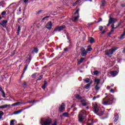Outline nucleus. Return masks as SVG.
Segmentation results:
<instances>
[{"mask_svg": "<svg viewBox=\"0 0 125 125\" xmlns=\"http://www.w3.org/2000/svg\"><path fill=\"white\" fill-rule=\"evenodd\" d=\"M114 101V98L113 96H106L102 100L103 105L104 106H107L108 105H112L113 104V102Z\"/></svg>", "mask_w": 125, "mask_h": 125, "instance_id": "f257e3e1", "label": "nucleus"}, {"mask_svg": "<svg viewBox=\"0 0 125 125\" xmlns=\"http://www.w3.org/2000/svg\"><path fill=\"white\" fill-rule=\"evenodd\" d=\"M93 109L95 113L97 114L98 116L102 117V116L104 115V111H102L101 107H99V106H98V104H96L95 105H94Z\"/></svg>", "mask_w": 125, "mask_h": 125, "instance_id": "f03ea898", "label": "nucleus"}, {"mask_svg": "<svg viewBox=\"0 0 125 125\" xmlns=\"http://www.w3.org/2000/svg\"><path fill=\"white\" fill-rule=\"evenodd\" d=\"M43 118L41 119V121L40 122V124L41 125H50L52 124V119L50 118H48L47 119H45L43 122H42V120Z\"/></svg>", "mask_w": 125, "mask_h": 125, "instance_id": "7ed1b4c3", "label": "nucleus"}, {"mask_svg": "<svg viewBox=\"0 0 125 125\" xmlns=\"http://www.w3.org/2000/svg\"><path fill=\"white\" fill-rule=\"evenodd\" d=\"M66 28V26L63 25L62 26H58L55 28L54 29L53 33H55L56 32H61L63 30V29H65Z\"/></svg>", "mask_w": 125, "mask_h": 125, "instance_id": "20e7f679", "label": "nucleus"}, {"mask_svg": "<svg viewBox=\"0 0 125 125\" xmlns=\"http://www.w3.org/2000/svg\"><path fill=\"white\" fill-rule=\"evenodd\" d=\"M104 53L108 57H112V55L114 54L111 49L105 50Z\"/></svg>", "mask_w": 125, "mask_h": 125, "instance_id": "39448f33", "label": "nucleus"}, {"mask_svg": "<svg viewBox=\"0 0 125 125\" xmlns=\"http://www.w3.org/2000/svg\"><path fill=\"white\" fill-rule=\"evenodd\" d=\"M33 104L29 105L28 107H25L23 109H20L19 111H15L14 114L15 115H18V114H20V113H22L23 112V111H24V110H26V109H29V108H31V107H32V106H33Z\"/></svg>", "mask_w": 125, "mask_h": 125, "instance_id": "423d86ee", "label": "nucleus"}, {"mask_svg": "<svg viewBox=\"0 0 125 125\" xmlns=\"http://www.w3.org/2000/svg\"><path fill=\"white\" fill-rule=\"evenodd\" d=\"M8 20H3L0 22V25L2 26L3 28H6L7 26Z\"/></svg>", "mask_w": 125, "mask_h": 125, "instance_id": "0eeeda50", "label": "nucleus"}, {"mask_svg": "<svg viewBox=\"0 0 125 125\" xmlns=\"http://www.w3.org/2000/svg\"><path fill=\"white\" fill-rule=\"evenodd\" d=\"M79 12H80V9H77L76 11L74 13V15H76V14H78V16L74 18V22H76V21H78L79 18H80V14H79Z\"/></svg>", "mask_w": 125, "mask_h": 125, "instance_id": "6e6552de", "label": "nucleus"}, {"mask_svg": "<svg viewBox=\"0 0 125 125\" xmlns=\"http://www.w3.org/2000/svg\"><path fill=\"white\" fill-rule=\"evenodd\" d=\"M64 109L65 104L64 103H62L59 108L60 113H62V112H64Z\"/></svg>", "mask_w": 125, "mask_h": 125, "instance_id": "1a4fd4ad", "label": "nucleus"}, {"mask_svg": "<svg viewBox=\"0 0 125 125\" xmlns=\"http://www.w3.org/2000/svg\"><path fill=\"white\" fill-rule=\"evenodd\" d=\"M78 116H79L80 117H82L83 118H84L85 116H86V112L84 110H82L80 111Z\"/></svg>", "mask_w": 125, "mask_h": 125, "instance_id": "9d476101", "label": "nucleus"}, {"mask_svg": "<svg viewBox=\"0 0 125 125\" xmlns=\"http://www.w3.org/2000/svg\"><path fill=\"white\" fill-rule=\"evenodd\" d=\"M52 27V22L51 21H49L46 23V28L48 29V30H51Z\"/></svg>", "mask_w": 125, "mask_h": 125, "instance_id": "9b49d317", "label": "nucleus"}, {"mask_svg": "<svg viewBox=\"0 0 125 125\" xmlns=\"http://www.w3.org/2000/svg\"><path fill=\"white\" fill-rule=\"evenodd\" d=\"M29 64H26L25 65V66L24 67V68L23 69V71L21 74V79H22L23 78V77H24V74H25V72H26V70H27V69H28V66Z\"/></svg>", "mask_w": 125, "mask_h": 125, "instance_id": "f8f14e48", "label": "nucleus"}, {"mask_svg": "<svg viewBox=\"0 0 125 125\" xmlns=\"http://www.w3.org/2000/svg\"><path fill=\"white\" fill-rule=\"evenodd\" d=\"M118 74H119V72H118V71L116 70H114L110 72V75L112 77H116Z\"/></svg>", "mask_w": 125, "mask_h": 125, "instance_id": "ddd939ff", "label": "nucleus"}, {"mask_svg": "<svg viewBox=\"0 0 125 125\" xmlns=\"http://www.w3.org/2000/svg\"><path fill=\"white\" fill-rule=\"evenodd\" d=\"M125 38V28H124L123 33L120 36V37H118L119 40H124Z\"/></svg>", "mask_w": 125, "mask_h": 125, "instance_id": "4468645a", "label": "nucleus"}, {"mask_svg": "<svg viewBox=\"0 0 125 125\" xmlns=\"http://www.w3.org/2000/svg\"><path fill=\"white\" fill-rule=\"evenodd\" d=\"M7 107H11V105L4 104L3 105H1V106H0V109H4L5 108H7Z\"/></svg>", "mask_w": 125, "mask_h": 125, "instance_id": "2eb2a0df", "label": "nucleus"}, {"mask_svg": "<svg viewBox=\"0 0 125 125\" xmlns=\"http://www.w3.org/2000/svg\"><path fill=\"white\" fill-rule=\"evenodd\" d=\"M83 119H84V117H83L78 115V121L79 123H83Z\"/></svg>", "mask_w": 125, "mask_h": 125, "instance_id": "dca6fc26", "label": "nucleus"}, {"mask_svg": "<svg viewBox=\"0 0 125 125\" xmlns=\"http://www.w3.org/2000/svg\"><path fill=\"white\" fill-rule=\"evenodd\" d=\"M113 121L114 123H116V122H118V120H119V115L116 114L114 116L113 118Z\"/></svg>", "mask_w": 125, "mask_h": 125, "instance_id": "f3484780", "label": "nucleus"}, {"mask_svg": "<svg viewBox=\"0 0 125 125\" xmlns=\"http://www.w3.org/2000/svg\"><path fill=\"white\" fill-rule=\"evenodd\" d=\"M21 104H23V103L22 102H17L16 103L13 104L11 106H20Z\"/></svg>", "mask_w": 125, "mask_h": 125, "instance_id": "a211bd4d", "label": "nucleus"}, {"mask_svg": "<svg viewBox=\"0 0 125 125\" xmlns=\"http://www.w3.org/2000/svg\"><path fill=\"white\" fill-rule=\"evenodd\" d=\"M47 85V82L46 81H44V84L42 85V87L43 89H45L46 88V85Z\"/></svg>", "mask_w": 125, "mask_h": 125, "instance_id": "6ab92c4d", "label": "nucleus"}, {"mask_svg": "<svg viewBox=\"0 0 125 125\" xmlns=\"http://www.w3.org/2000/svg\"><path fill=\"white\" fill-rule=\"evenodd\" d=\"M88 41H89L90 43H94V38L91 37H89Z\"/></svg>", "mask_w": 125, "mask_h": 125, "instance_id": "aec40b11", "label": "nucleus"}, {"mask_svg": "<svg viewBox=\"0 0 125 125\" xmlns=\"http://www.w3.org/2000/svg\"><path fill=\"white\" fill-rule=\"evenodd\" d=\"M91 83H92L90 82L89 83H88V84L85 85L84 88H85L86 89H88V88H89V87H90V85H91Z\"/></svg>", "mask_w": 125, "mask_h": 125, "instance_id": "412c9836", "label": "nucleus"}, {"mask_svg": "<svg viewBox=\"0 0 125 125\" xmlns=\"http://www.w3.org/2000/svg\"><path fill=\"white\" fill-rule=\"evenodd\" d=\"M20 32H21V26H18L17 34L18 36L20 35Z\"/></svg>", "mask_w": 125, "mask_h": 125, "instance_id": "4be33fe9", "label": "nucleus"}, {"mask_svg": "<svg viewBox=\"0 0 125 125\" xmlns=\"http://www.w3.org/2000/svg\"><path fill=\"white\" fill-rule=\"evenodd\" d=\"M38 53L39 52V49H38V47H36L34 48L33 50L32 51V53L34 54L35 53Z\"/></svg>", "mask_w": 125, "mask_h": 125, "instance_id": "5701e85b", "label": "nucleus"}, {"mask_svg": "<svg viewBox=\"0 0 125 125\" xmlns=\"http://www.w3.org/2000/svg\"><path fill=\"white\" fill-rule=\"evenodd\" d=\"M101 81V80L100 79H97L96 78L95 79V83H96V85H99L100 84V82Z\"/></svg>", "mask_w": 125, "mask_h": 125, "instance_id": "b1692460", "label": "nucleus"}, {"mask_svg": "<svg viewBox=\"0 0 125 125\" xmlns=\"http://www.w3.org/2000/svg\"><path fill=\"white\" fill-rule=\"evenodd\" d=\"M75 97L76 98H77V99H79L80 100L83 99V97H82V96H81V95L76 94L75 95Z\"/></svg>", "mask_w": 125, "mask_h": 125, "instance_id": "393cba45", "label": "nucleus"}, {"mask_svg": "<svg viewBox=\"0 0 125 125\" xmlns=\"http://www.w3.org/2000/svg\"><path fill=\"white\" fill-rule=\"evenodd\" d=\"M115 19L114 18H110L108 20V22L110 23V24H112V23H115Z\"/></svg>", "mask_w": 125, "mask_h": 125, "instance_id": "a878e982", "label": "nucleus"}, {"mask_svg": "<svg viewBox=\"0 0 125 125\" xmlns=\"http://www.w3.org/2000/svg\"><path fill=\"white\" fill-rule=\"evenodd\" d=\"M31 60H32V58L31 57V55L29 56V58L27 59L25 62L26 63H27L28 64H30V62H31Z\"/></svg>", "mask_w": 125, "mask_h": 125, "instance_id": "bb28decb", "label": "nucleus"}, {"mask_svg": "<svg viewBox=\"0 0 125 125\" xmlns=\"http://www.w3.org/2000/svg\"><path fill=\"white\" fill-rule=\"evenodd\" d=\"M84 60V59L83 58H81L80 59V60L78 62L77 64L78 65H80L81 63H83V62Z\"/></svg>", "mask_w": 125, "mask_h": 125, "instance_id": "cd10ccee", "label": "nucleus"}, {"mask_svg": "<svg viewBox=\"0 0 125 125\" xmlns=\"http://www.w3.org/2000/svg\"><path fill=\"white\" fill-rule=\"evenodd\" d=\"M94 89L96 91H98L99 89H100V86H99V85H96L95 86Z\"/></svg>", "mask_w": 125, "mask_h": 125, "instance_id": "c85d7f7f", "label": "nucleus"}, {"mask_svg": "<svg viewBox=\"0 0 125 125\" xmlns=\"http://www.w3.org/2000/svg\"><path fill=\"white\" fill-rule=\"evenodd\" d=\"M87 54V51H85L84 52H81L82 56H83V57L86 56Z\"/></svg>", "mask_w": 125, "mask_h": 125, "instance_id": "c756f323", "label": "nucleus"}, {"mask_svg": "<svg viewBox=\"0 0 125 125\" xmlns=\"http://www.w3.org/2000/svg\"><path fill=\"white\" fill-rule=\"evenodd\" d=\"M119 47H113L111 49V50L113 51V52L114 53V51H116V50H118V49H119Z\"/></svg>", "mask_w": 125, "mask_h": 125, "instance_id": "7c9ffc66", "label": "nucleus"}, {"mask_svg": "<svg viewBox=\"0 0 125 125\" xmlns=\"http://www.w3.org/2000/svg\"><path fill=\"white\" fill-rule=\"evenodd\" d=\"M83 81L84 82H86V83H89V82H90V79H89V78H87L85 79H83Z\"/></svg>", "mask_w": 125, "mask_h": 125, "instance_id": "2f4dec72", "label": "nucleus"}, {"mask_svg": "<svg viewBox=\"0 0 125 125\" xmlns=\"http://www.w3.org/2000/svg\"><path fill=\"white\" fill-rule=\"evenodd\" d=\"M106 0H103L102 1V6H105V4H106Z\"/></svg>", "mask_w": 125, "mask_h": 125, "instance_id": "473e14b6", "label": "nucleus"}, {"mask_svg": "<svg viewBox=\"0 0 125 125\" xmlns=\"http://www.w3.org/2000/svg\"><path fill=\"white\" fill-rule=\"evenodd\" d=\"M99 97H100V95H97V96H94V97H93V99H92L93 101H95V100H96V99H97V98H99Z\"/></svg>", "mask_w": 125, "mask_h": 125, "instance_id": "72a5a7b5", "label": "nucleus"}, {"mask_svg": "<svg viewBox=\"0 0 125 125\" xmlns=\"http://www.w3.org/2000/svg\"><path fill=\"white\" fill-rule=\"evenodd\" d=\"M100 73V72L97 71V70H95L94 71V75L95 76H98V74Z\"/></svg>", "mask_w": 125, "mask_h": 125, "instance_id": "f704fd0d", "label": "nucleus"}, {"mask_svg": "<svg viewBox=\"0 0 125 125\" xmlns=\"http://www.w3.org/2000/svg\"><path fill=\"white\" fill-rule=\"evenodd\" d=\"M32 79H36L37 78V73H35L31 75Z\"/></svg>", "mask_w": 125, "mask_h": 125, "instance_id": "c9c22d12", "label": "nucleus"}, {"mask_svg": "<svg viewBox=\"0 0 125 125\" xmlns=\"http://www.w3.org/2000/svg\"><path fill=\"white\" fill-rule=\"evenodd\" d=\"M62 116L63 117H68V116H69V113H68V112L63 113L62 114Z\"/></svg>", "mask_w": 125, "mask_h": 125, "instance_id": "e433bc0d", "label": "nucleus"}, {"mask_svg": "<svg viewBox=\"0 0 125 125\" xmlns=\"http://www.w3.org/2000/svg\"><path fill=\"white\" fill-rule=\"evenodd\" d=\"M43 77V75H41L40 76V77H39L38 79L37 80V82H38V81H41Z\"/></svg>", "mask_w": 125, "mask_h": 125, "instance_id": "4c0bfd02", "label": "nucleus"}, {"mask_svg": "<svg viewBox=\"0 0 125 125\" xmlns=\"http://www.w3.org/2000/svg\"><path fill=\"white\" fill-rule=\"evenodd\" d=\"M80 50H81V52H83L84 51H86V50H85V49L83 47H82L80 49Z\"/></svg>", "mask_w": 125, "mask_h": 125, "instance_id": "58836bf2", "label": "nucleus"}, {"mask_svg": "<svg viewBox=\"0 0 125 125\" xmlns=\"http://www.w3.org/2000/svg\"><path fill=\"white\" fill-rule=\"evenodd\" d=\"M78 2H79V3H80V0H77L75 2L73 3V6H76V5H77V4H78Z\"/></svg>", "mask_w": 125, "mask_h": 125, "instance_id": "ea45409f", "label": "nucleus"}, {"mask_svg": "<svg viewBox=\"0 0 125 125\" xmlns=\"http://www.w3.org/2000/svg\"><path fill=\"white\" fill-rule=\"evenodd\" d=\"M91 50H92V48L91 47L87 48L86 50L87 52H88V51H91Z\"/></svg>", "mask_w": 125, "mask_h": 125, "instance_id": "a19ab883", "label": "nucleus"}, {"mask_svg": "<svg viewBox=\"0 0 125 125\" xmlns=\"http://www.w3.org/2000/svg\"><path fill=\"white\" fill-rule=\"evenodd\" d=\"M68 49H70V47H66L63 49V50L65 52H67V51H68Z\"/></svg>", "mask_w": 125, "mask_h": 125, "instance_id": "79ce46f5", "label": "nucleus"}, {"mask_svg": "<svg viewBox=\"0 0 125 125\" xmlns=\"http://www.w3.org/2000/svg\"><path fill=\"white\" fill-rule=\"evenodd\" d=\"M122 24V21H120L118 23V24H117L116 28H118L119 27H120V26H121V24Z\"/></svg>", "mask_w": 125, "mask_h": 125, "instance_id": "37998d69", "label": "nucleus"}, {"mask_svg": "<svg viewBox=\"0 0 125 125\" xmlns=\"http://www.w3.org/2000/svg\"><path fill=\"white\" fill-rule=\"evenodd\" d=\"M111 29L115 30V29H117V27H115V25L114 24H112L111 25Z\"/></svg>", "mask_w": 125, "mask_h": 125, "instance_id": "c03bdc74", "label": "nucleus"}, {"mask_svg": "<svg viewBox=\"0 0 125 125\" xmlns=\"http://www.w3.org/2000/svg\"><path fill=\"white\" fill-rule=\"evenodd\" d=\"M10 125H14V120H12L10 121Z\"/></svg>", "mask_w": 125, "mask_h": 125, "instance_id": "a18cd8bd", "label": "nucleus"}, {"mask_svg": "<svg viewBox=\"0 0 125 125\" xmlns=\"http://www.w3.org/2000/svg\"><path fill=\"white\" fill-rule=\"evenodd\" d=\"M6 14V12H5V11H3V12L1 13V15H2V16H5Z\"/></svg>", "mask_w": 125, "mask_h": 125, "instance_id": "49530a36", "label": "nucleus"}, {"mask_svg": "<svg viewBox=\"0 0 125 125\" xmlns=\"http://www.w3.org/2000/svg\"><path fill=\"white\" fill-rule=\"evenodd\" d=\"M35 102H36L35 100H33V101H29L28 102V103L31 104V103H35Z\"/></svg>", "mask_w": 125, "mask_h": 125, "instance_id": "de8ad7c7", "label": "nucleus"}, {"mask_svg": "<svg viewBox=\"0 0 125 125\" xmlns=\"http://www.w3.org/2000/svg\"><path fill=\"white\" fill-rule=\"evenodd\" d=\"M99 30H100V31H102V30H103V26H100L99 27Z\"/></svg>", "mask_w": 125, "mask_h": 125, "instance_id": "09e8293b", "label": "nucleus"}, {"mask_svg": "<svg viewBox=\"0 0 125 125\" xmlns=\"http://www.w3.org/2000/svg\"><path fill=\"white\" fill-rule=\"evenodd\" d=\"M102 18H99V21H97V23H100V22H102Z\"/></svg>", "mask_w": 125, "mask_h": 125, "instance_id": "8fccbe9b", "label": "nucleus"}, {"mask_svg": "<svg viewBox=\"0 0 125 125\" xmlns=\"http://www.w3.org/2000/svg\"><path fill=\"white\" fill-rule=\"evenodd\" d=\"M4 115V113L2 111H0V116H2Z\"/></svg>", "mask_w": 125, "mask_h": 125, "instance_id": "3c124183", "label": "nucleus"}, {"mask_svg": "<svg viewBox=\"0 0 125 125\" xmlns=\"http://www.w3.org/2000/svg\"><path fill=\"white\" fill-rule=\"evenodd\" d=\"M2 97H4V98L5 97V92L4 91L2 92Z\"/></svg>", "mask_w": 125, "mask_h": 125, "instance_id": "603ef678", "label": "nucleus"}, {"mask_svg": "<svg viewBox=\"0 0 125 125\" xmlns=\"http://www.w3.org/2000/svg\"><path fill=\"white\" fill-rule=\"evenodd\" d=\"M82 105L83 106H87V103L86 102L82 103Z\"/></svg>", "mask_w": 125, "mask_h": 125, "instance_id": "864d4df0", "label": "nucleus"}, {"mask_svg": "<svg viewBox=\"0 0 125 125\" xmlns=\"http://www.w3.org/2000/svg\"><path fill=\"white\" fill-rule=\"evenodd\" d=\"M110 92H111L112 93H114L115 92V90H114V89L111 88L110 90Z\"/></svg>", "mask_w": 125, "mask_h": 125, "instance_id": "5fc2aeb1", "label": "nucleus"}, {"mask_svg": "<svg viewBox=\"0 0 125 125\" xmlns=\"http://www.w3.org/2000/svg\"><path fill=\"white\" fill-rule=\"evenodd\" d=\"M95 23H96V21H95L94 22H91V23H89V25L90 26H91V25H93V24H94Z\"/></svg>", "mask_w": 125, "mask_h": 125, "instance_id": "6e6d98bb", "label": "nucleus"}, {"mask_svg": "<svg viewBox=\"0 0 125 125\" xmlns=\"http://www.w3.org/2000/svg\"><path fill=\"white\" fill-rule=\"evenodd\" d=\"M42 12V10H39L37 12V14H41Z\"/></svg>", "mask_w": 125, "mask_h": 125, "instance_id": "4d7b16f0", "label": "nucleus"}, {"mask_svg": "<svg viewBox=\"0 0 125 125\" xmlns=\"http://www.w3.org/2000/svg\"><path fill=\"white\" fill-rule=\"evenodd\" d=\"M54 56V53H52L49 57L50 58H52Z\"/></svg>", "mask_w": 125, "mask_h": 125, "instance_id": "13d9d810", "label": "nucleus"}, {"mask_svg": "<svg viewBox=\"0 0 125 125\" xmlns=\"http://www.w3.org/2000/svg\"><path fill=\"white\" fill-rule=\"evenodd\" d=\"M3 91H4L2 89V88H1L0 86V92L2 93V92H3Z\"/></svg>", "mask_w": 125, "mask_h": 125, "instance_id": "bf43d9fd", "label": "nucleus"}, {"mask_svg": "<svg viewBox=\"0 0 125 125\" xmlns=\"http://www.w3.org/2000/svg\"><path fill=\"white\" fill-rule=\"evenodd\" d=\"M66 37H67V39L68 41H70V37H69V35L68 34H66Z\"/></svg>", "mask_w": 125, "mask_h": 125, "instance_id": "052dcab7", "label": "nucleus"}, {"mask_svg": "<svg viewBox=\"0 0 125 125\" xmlns=\"http://www.w3.org/2000/svg\"><path fill=\"white\" fill-rule=\"evenodd\" d=\"M106 33V30H104L103 32H101L102 35H104Z\"/></svg>", "mask_w": 125, "mask_h": 125, "instance_id": "680f3d73", "label": "nucleus"}, {"mask_svg": "<svg viewBox=\"0 0 125 125\" xmlns=\"http://www.w3.org/2000/svg\"><path fill=\"white\" fill-rule=\"evenodd\" d=\"M72 46H73V44H72V43H69L68 47H70V49L71 47H72Z\"/></svg>", "mask_w": 125, "mask_h": 125, "instance_id": "e2e57ef3", "label": "nucleus"}, {"mask_svg": "<svg viewBox=\"0 0 125 125\" xmlns=\"http://www.w3.org/2000/svg\"><path fill=\"white\" fill-rule=\"evenodd\" d=\"M52 125H57V122L55 121Z\"/></svg>", "mask_w": 125, "mask_h": 125, "instance_id": "0e129e2a", "label": "nucleus"}, {"mask_svg": "<svg viewBox=\"0 0 125 125\" xmlns=\"http://www.w3.org/2000/svg\"><path fill=\"white\" fill-rule=\"evenodd\" d=\"M85 102V100H81V103L83 104V103H84Z\"/></svg>", "mask_w": 125, "mask_h": 125, "instance_id": "69168bd1", "label": "nucleus"}, {"mask_svg": "<svg viewBox=\"0 0 125 125\" xmlns=\"http://www.w3.org/2000/svg\"><path fill=\"white\" fill-rule=\"evenodd\" d=\"M3 2H4V1H1L0 2V6H1V5H2V3H3Z\"/></svg>", "mask_w": 125, "mask_h": 125, "instance_id": "338daca9", "label": "nucleus"}, {"mask_svg": "<svg viewBox=\"0 0 125 125\" xmlns=\"http://www.w3.org/2000/svg\"><path fill=\"white\" fill-rule=\"evenodd\" d=\"M22 85H23V86L27 85V83L26 82H24L23 83Z\"/></svg>", "mask_w": 125, "mask_h": 125, "instance_id": "774afa93", "label": "nucleus"}]
</instances>
